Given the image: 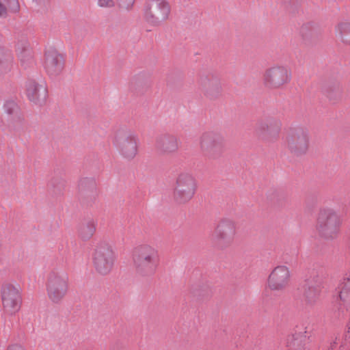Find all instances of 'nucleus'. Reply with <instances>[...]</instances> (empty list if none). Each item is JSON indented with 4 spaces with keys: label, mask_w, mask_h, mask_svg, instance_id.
Instances as JSON below:
<instances>
[{
    "label": "nucleus",
    "mask_w": 350,
    "mask_h": 350,
    "mask_svg": "<svg viewBox=\"0 0 350 350\" xmlns=\"http://www.w3.org/2000/svg\"><path fill=\"white\" fill-rule=\"evenodd\" d=\"M45 69L52 76L60 74L64 67L63 56L57 51L49 50L45 54Z\"/></svg>",
    "instance_id": "nucleus-16"
},
{
    "label": "nucleus",
    "mask_w": 350,
    "mask_h": 350,
    "mask_svg": "<svg viewBox=\"0 0 350 350\" xmlns=\"http://www.w3.org/2000/svg\"><path fill=\"white\" fill-rule=\"evenodd\" d=\"M342 219L333 209L323 208L319 210L316 219V230L323 237H334L340 228Z\"/></svg>",
    "instance_id": "nucleus-3"
},
{
    "label": "nucleus",
    "mask_w": 350,
    "mask_h": 350,
    "mask_svg": "<svg viewBox=\"0 0 350 350\" xmlns=\"http://www.w3.org/2000/svg\"><path fill=\"white\" fill-rule=\"evenodd\" d=\"M14 2L17 3L16 0H13Z\"/></svg>",
    "instance_id": "nucleus-30"
},
{
    "label": "nucleus",
    "mask_w": 350,
    "mask_h": 350,
    "mask_svg": "<svg viewBox=\"0 0 350 350\" xmlns=\"http://www.w3.org/2000/svg\"><path fill=\"white\" fill-rule=\"evenodd\" d=\"M5 108L7 113L10 114L16 112L18 111L17 105L12 102L7 103L5 105Z\"/></svg>",
    "instance_id": "nucleus-25"
},
{
    "label": "nucleus",
    "mask_w": 350,
    "mask_h": 350,
    "mask_svg": "<svg viewBox=\"0 0 350 350\" xmlns=\"http://www.w3.org/2000/svg\"><path fill=\"white\" fill-rule=\"evenodd\" d=\"M98 5L103 8H111L116 5L114 0H98L97 3Z\"/></svg>",
    "instance_id": "nucleus-24"
},
{
    "label": "nucleus",
    "mask_w": 350,
    "mask_h": 350,
    "mask_svg": "<svg viewBox=\"0 0 350 350\" xmlns=\"http://www.w3.org/2000/svg\"><path fill=\"white\" fill-rule=\"evenodd\" d=\"M159 148L165 153H174L179 148V140L173 135H163L157 139Z\"/></svg>",
    "instance_id": "nucleus-19"
},
{
    "label": "nucleus",
    "mask_w": 350,
    "mask_h": 350,
    "mask_svg": "<svg viewBox=\"0 0 350 350\" xmlns=\"http://www.w3.org/2000/svg\"><path fill=\"white\" fill-rule=\"evenodd\" d=\"M112 144L124 159L131 161L138 153L137 137L124 130L116 132L112 139Z\"/></svg>",
    "instance_id": "nucleus-9"
},
{
    "label": "nucleus",
    "mask_w": 350,
    "mask_h": 350,
    "mask_svg": "<svg viewBox=\"0 0 350 350\" xmlns=\"http://www.w3.org/2000/svg\"><path fill=\"white\" fill-rule=\"evenodd\" d=\"M7 350H26V349L20 345H12L9 346Z\"/></svg>",
    "instance_id": "nucleus-26"
},
{
    "label": "nucleus",
    "mask_w": 350,
    "mask_h": 350,
    "mask_svg": "<svg viewBox=\"0 0 350 350\" xmlns=\"http://www.w3.org/2000/svg\"><path fill=\"white\" fill-rule=\"evenodd\" d=\"M68 276L66 273L53 271L47 277L46 291L47 297L53 304H59L68 291Z\"/></svg>",
    "instance_id": "nucleus-4"
},
{
    "label": "nucleus",
    "mask_w": 350,
    "mask_h": 350,
    "mask_svg": "<svg viewBox=\"0 0 350 350\" xmlns=\"http://www.w3.org/2000/svg\"><path fill=\"white\" fill-rule=\"evenodd\" d=\"M200 87L204 95L209 100L219 98L222 94V85L220 79L213 75L201 78Z\"/></svg>",
    "instance_id": "nucleus-14"
},
{
    "label": "nucleus",
    "mask_w": 350,
    "mask_h": 350,
    "mask_svg": "<svg viewBox=\"0 0 350 350\" xmlns=\"http://www.w3.org/2000/svg\"><path fill=\"white\" fill-rule=\"evenodd\" d=\"M1 297L3 310L9 314L18 312L21 306V288L17 284L7 282L1 288Z\"/></svg>",
    "instance_id": "nucleus-11"
},
{
    "label": "nucleus",
    "mask_w": 350,
    "mask_h": 350,
    "mask_svg": "<svg viewBox=\"0 0 350 350\" xmlns=\"http://www.w3.org/2000/svg\"><path fill=\"white\" fill-rule=\"evenodd\" d=\"M26 96L33 104L41 105L47 98V88L44 84L29 81L26 84Z\"/></svg>",
    "instance_id": "nucleus-15"
},
{
    "label": "nucleus",
    "mask_w": 350,
    "mask_h": 350,
    "mask_svg": "<svg viewBox=\"0 0 350 350\" xmlns=\"http://www.w3.org/2000/svg\"><path fill=\"white\" fill-rule=\"evenodd\" d=\"M319 294V291H318V292H317V293H315L314 296V298H316L317 297H318Z\"/></svg>",
    "instance_id": "nucleus-28"
},
{
    "label": "nucleus",
    "mask_w": 350,
    "mask_h": 350,
    "mask_svg": "<svg viewBox=\"0 0 350 350\" xmlns=\"http://www.w3.org/2000/svg\"><path fill=\"white\" fill-rule=\"evenodd\" d=\"M262 80L263 85L268 89H282L290 83L291 72L286 66L275 64L264 71Z\"/></svg>",
    "instance_id": "nucleus-7"
},
{
    "label": "nucleus",
    "mask_w": 350,
    "mask_h": 350,
    "mask_svg": "<svg viewBox=\"0 0 350 350\" xmlns=\"http://www.w3.org/2000/svg\"><path fill=\"white\" fill-rule=\"evenodd\" d=\"M144 15L148 23L159 25L170 20L172 6L167 0H151Z\"/></svg>",
    "instance_id": "nucleus-10"
},
{
    "label": "nucleus",
    "mask_w": 350,
    "mask_h": 350,
    "mask_svg": "<svg viewBox=\"0 0 350 350\" xmlns=\"http://www.w3.org/2000/svg\"><path fill=\"white\" fill-rule=\"evenodd\" d=\"M306 296L309 298L310 297V292H308Z\"/></svg>",
    "instance_id": "nucleus-29"
},
{
    "label": "nucleus",
    "mask_w": 350,
    "mask_h": 350,
    "mask_svg": "<svg viewBox=\"0 0 350 350\" xmlns=\"http://www.w3.org/2000/svg\"><path fill=\"white\" fill-rule=\"evenodd\" d=\"M283 143L292 154L297 156L305 154L310 148V133L301 127H291L284 136Z\"/></svg>",
    "instance_id": "nucleus-2"
},
{
    "label": "nucleus",
    "mask_w": 350,
    "mask_h": 350,
    "mask_svg": "<svg viewBox=\"0 0 350 350\" xmlns=\"http://www.w3.org/2000/svg\"><path fill=\"white\" fill-rule=\"evenodd\" d=\"M334 35L338 42L350 45V21L338 22L334 27Z\"/></svg>",
    "instance_id": "nucleus-18"
},
{
    "label": "nucleus",
    "mask_w": 350,
    "mask_h": 350,
    "mask_svg": "<svg viewBox=\"0 0 350 350\" xmlns=\"http://www.w3.org/2000/svg\"><path fill=\"white\" fill-rule=\"evenodd\" d=\"M135 1L136 0H122L120 6L122 9L130 11L133 8Z\"/></svg>",
    "instance_id": "nucleus-23"
},
{
    "label": "nucleus",
    "mask_w": 350,
    "mask_h": 350,
    "mask_svg": "<svg viewBox=\"0 0 350 350\" xmlns=\"http://www.w3.org/2000/svg\"><path fill=\"white\" fill-rule=\"evenodd\" d=\"M281 124L278 121H260L256 128V134L265 140H271L278 136Z\"/></svg>",
    "instance_id": "nucleus-17"
},
{
    "label": "nucleus",
    "mask_w": 350,
    "mask_h": 350,
    "mask_svg": "<svg viewBox=\"0 0 350 350\" xmlns=\"http://www.w3.org/2000/svg\"><path fill=\"white\" fill-rule=\"evenodd\" d=\"M6 13V9L5 6L0 1V16H3Z\"/></svg>",
    "instance_id": "nucleus-27"
},
{
    "label": "nucleus",
    "mask_w": 350,
    "mask_h": 350,
    "mask_svg": "<svg viewBox=\"0 0 350 350\" xmlns=\"http://www.w3.org/2000/svg\"><path fill=\"white\" fill-rule=\"evenodd\" d=\"M237 234V225L230 219H222L215 226L211 239L213 244L219 250L231 246Z\"/></svg>",
    "instance_id": "nucleus-8"
},
{
    "label": "nucleus",
    "mask_w": 350,
    "mask_h": 350,
    "mask_svg": "<svg viewBox=\"0 0 350 350\" xmlns=\"http://www.w3.org/2000/svg\"><path fill=\"white\" fill-rule=\"evenodd\" d=\"M340 300L346 306H350V277L344 280L338 287Z\"/></svg>",
    "instance_id": "nucleus-21"
},
{
    "label": "nucleus",
    "mask_w": 350,
    "mask_h": 350,
    "mask_svg": "<svg viewBox=\"0 0 350 350\" xmlns=\"http://www.w3.org/2000/svg\"><path fill=\"white\" fill-rule=\"evenodd\" d=\"M197 187V180L191 174L180 173L174 186L173 198L178 204L187 203L194 197Z\"/></svg>",
    "instance_id": "nucleus-5"
},
{
    "label": "nucleus",
    "mask_w": 350,
    "mask_h": 350,
    "mask_svg": "<svg viewBox=\"0 0 350 350\" xmlns=\"http://www.w3.org/2000/svg\"><path fill=\"white\" fill-rule=\"evenodd\" d=\"M198 144L206 157L215 158L221 153L224 146V139L219 133L208 131L201 135Z\"/></svg>",
    "instance_id": "nucleus-12"
},
{
    "label": "nucleus",
    "mask_w": 350,
    "mask_h": 350,
    "mask_svg": "<svg viewBox=\"0 0 350 350\" xmlns=\"http://www.w3.org/2000/svg\"><path fill=\"white\" fill-rule=\"evenodd\" d=\"M291 273L288 267L278 265L270 272L266 282V288L270 291L280 292L290 284Z\"/></svg>",
    "instance_id": "nucleus-13"
},
{
    "label": "nucleus",
    "mask_w": 350,
    "mask_h": 350,
    "mask_svg": "<svg viewBox=\"0 0 350 350\" xmlns=\"http://www.w3.org/2000/svg\"><path fill=\"white\" fill-rule=\"evenodd\" d=\"M96 232V224L93 221H89L82 225L79 230V237L87 241L90 239Z\"/></svg>",
    "instance_id": "nucleus-22"
},
{
    "label": "nucleus",
    "mask_w": 350,
    "mask_h": 350,
    "mask_svg": "<svg viewBox=\"0 0 350 350\" xmlns=\"http://www.w3.org/2000/svg\"><path fill=\"white\" fill-rule=\"evenodd\" d=\"M132 260L138 274L144 276L152 275L159 265V252L158 249L151 244H142L135 249Z\"/></svg>",
    "instance_id": "nucleus-1"
},
{
    "label": "nucleus",
    "mask_w": 350,
    "mask_h": 350,
    "mask_svg": "<svg viewBox=\"0 0 350 350\" xmlns=\"http://www.w3.org/2000/svg\"><path fill=\"white\" fill-rule=\"evenodd\" d=\"M116 253L111 246L101 243L96 247L92 254L93 266L100 275L109 274L113 269Z\"/></svg>",
    "instance_id": "nucleus-6"
},
{
    "label": "nucleus",
    "mask_w": 350,
    "mask_h": 350,
    "mask_svg": "<svg viewBox=\"0 0 350 350\" xmlns=\"http://www.w3.org/2000/svg\"><path fill=\"white\" fill-rule=\"evenodd\" d=\"M287 347L290 350H310L306 336L295 334L286 339Z\"/></svg>",
    "instance_id": "nucleus-20"
}]
</instances>
